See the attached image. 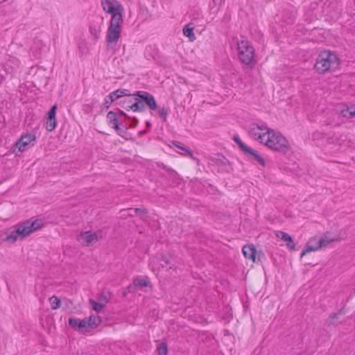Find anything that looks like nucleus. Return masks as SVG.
I'll list each match as a JSON object with an SVG mask.
<instances>
[{"label":"nucleus","mask_w":355,"mask_h":355,"mask_svg":"<svg viewBox=\"0 0 355 355\" xmlns=\"http://www.w3.org/2000/svg\"><path fill=\"white\" fill-rule=\"evenodd\" d=\"M261 130H266V137L263 144L270 149L285 154L290 150L288 141L280 132L264 125H257Z\"/></svg>","instance_id":"nucleus-1"},{"label":"nucleus","mask_w":355,"mask_h":355,"mask_svg":"<svg viewBox=\"0 0 355 355\" xmlns=\"http://www.w3.org/2000/svg\"><path fill=\"white\" fill-rule=\"evenodd\" d=\"M339 66L337 55L329 51H322L316 58L314 68L320 74L335 71Z\"/></svg>","instance_id":"nucleus-2"},{"label":"nucleus","mask_w":355,"mask_h":355,"mask_svg":"<svg viewBox=\"0 0 355 355\" xmlns=\"http://www.w3.org/2000/svg\"><path fill=\"white\" fill-rule=\"evenodd\" d=\"M133 103L131 106H128L131 108L134 112H144L146 106L148 107L151 110H155L157 108V105L154 96L146 91H137L132 94Z\"/></svg>","instance_id":"nucleus-3"},{"label":"nucleus","mask_w":355,"mask_h":355,"mask_svg":"<svg viewBox=\"0 0 355 355\" xmlns=\"http://www.w3.org/2000/svg\"><path fill=\"white\" fill-rule=\"evenodd\" d=\"M44 226V222L41 218H33L18 223L12 226L15 234L20 239L28 236L32 233L40 230Z\"/></svg>","instance_id":"nucleus-4"},{"label":"nucleus","mask_w":355,"mask_h":355,"mask_svg":"<svg viewBox=\"0 0 355 355\" xmlns=\"http://www.w3.org/2000/svg\"><path fill=\"white\" fill-rule=\"evenodd\" d=\"M101 322L99 316L90 315L83 320L76 318H69V325L74 330L83 331H88L89 329L96 328Z\"/></svg>","instance_id":"nucleus-5"},{"label":"nucleus","mask_w":355,"mask_h":355,"mask_svg":"<svg viewBox=\"0 0 355 355\" xmlns=\"http://www.w3.org/2000/svg\"><path fill=\"white\" fill-rule=\"evenodd\" d=\"M237 46L240 60L245 65L253 67L255 64V53L253 46L245 40L238 41Z\"/></svg>","instance_id":"nucleus-6"},{"label":"nucleus","mask_w":355,"mask_h":355,"mask_svg":"<svg viewBox=\"0 0 355 355\" xmlns=\"http://www.w3.org/2000/svg\"><path fill=\"white\" fill-rule=\"evenodd\" d=\"M107 120L108 125L114 128L119 135L123 137V134H126L128 128L126 126L124 127V129L120 128L119 125H122L123 122L119 119V114L116 112H108Z\"/></svg>","instance_id":"nucleus-7"},{"label":"nucleus","mask_w":355,"mask_h":355,"mask_svg":"<svg viewBox=\"0 0 355 355\" xmlns=\"http://www.w3.org/2000/svg\"><path fill=\"white\" fill-rule=\"evenodd\" d=\"M324 8L331 17H338L343 11L342 0H325Z\"/></svg>","instance_id":"nucleus-8"},{"label":"nucleus","mask_w":355,"mask_h":355,"mask_svg":"<svg viewBox=\"0 0 355 355\" xmlns=\"http://www.w3.org/2000/svg\"><path fill=\"white\" fill-rule=\"evenodd\" d=\"M78 241L84 246L89 247L98 241L96 232L85 231L81 232L78 236Z\"/></svg>","instance_id":"nucleus-9"},{"label":"nucleus","mask_w":355,"mask_h":355,"mask_svg":"<svg viewBox=\"0 0 355 355\" xmlns=\"http://www.w3.org/2000/svg\"><path fill=\"white\" fill-rule=\"evenodd\" d=\"M121 33V28L108 26L106 35V42L108 47L112 49H114L120 37Z\"/></svg>","instance_id":"nucleus-10"},{"label":"nucleus","mask_w":355,"mask_h":355,"mask_svg":"<svg viewBox=\"0 0 355 355\" xmlns=\"http://www.w3.org/2000/svg\"><path fill=\"white\" fill-rule=\"evenodd\" d=\"M101 6L103 10L110 14L124 10L123 6L116 0H101Z\"/></svg>","instance_id":"nucleus-11"},{"label":"nucleus","mask_w":355,"mask_h":355,"mask_svg":"<svg viewBox=\"0 0 355 355\" xmlns=\"http://www.w3.org/2000/svg\"><path fill=\"white\" fill-rule=\"evenodd\" d=\"M322 242L324 241L320 240L318 236L311 238L304 248L302 250L301 257H303L306 252L316 251L324 248Z\"/></svg>","instance_id":"nucleus-12"},{"label":"nucleus","mask_w":355,"mask_h":355,"mask_svg":"<svg viewBox=\"0 0 355 355\" xmlns=\"http://www.w3.org/2000/svg\"><path fill=\"white\" fill-rule=\"evenodd\" d=\"M150 284V279L147 276H139L133 279L131 284L128 286L129 292H135L137 288H142L143 287L148 286Z\"/></svg>","instance_id":"nucleus-13"},{"label":"nucleus","mask_w":355,"mask_h":355,"mask_svg":"<svg viewBox=\"0 0 355 355\" xmlns=\"http://www.w3.org/2000/svg\"><path fill=\"white\" fill-rule=\"evenodd\" d=\"M35 139L36 137L34 134L23 135L16 142V147L19 152H23L26 150V147Z\"/></svg>","instance_id":"nucleus-14"},{"label":"nucleus","mask_w":355,"mask_h":355,"mask_svg":"<svg viewBox=\"0 0 355 355\" xmlns=\"http://www.w3.org/2000/svg\"><path fill=\"white\" fill-rule=\"evenodd\" d=\"M103 22V17H96V20L92 21L89 24V33L93 37V40L95 41L99 38V35L101 32V24Z\"/></svg>","instance_id":"nucleus-15"},{"label":"nucleus","mask_w":355,"mask_h":355,"mask_svg":"<svg viewBox=\"0 0 355 355\" xmlns=\"http://www.w3.org/2000/svg\"><path fill=\"white\" fill-rule=\"evenodd\" d=\"M57 108V105L55 104L51 107L50 110L48 112V116L46 121V129L49 132L54 130L56 127L57 121L55 119V113Z\"/></svg>","instance_id":"nucleus-16"},{"label":"nucleus","mask_w":355,"mask_h":355,"mask_svg":"<svg viewBox=\"0 0 355 355\" xmlns=\"http://www.w3.org/2000/svg\"><path fill=\"white\" fill-rule=\"evenodd\" d=\"M346 311L344 310V309L339 310L336 313L330 315L327 318L325 324L328 327L336 326L340 322L339 320L341 316L344 315Z\"/></svg>","instance_id":"nucleus-17"},{"label":"nucleus","mask_w":355,"mask_h":355,"mask_svg":"<svg viewBox=\"0 0 355 355\" xmlns=\"http://www.w3.org/2000/svg\"><path fill=\"white\" fill-rule=\"evenodd\" d=\"M213 161L218 166H220L223 171H229L231 169L230 161L223 155H216Z\"/></svg>","instance_id":"nucleus-18"},{"label":"nucleus","mask_w":355,"mask_h":355,"mask_svg":"<svg viewBox=\"0 0 355 355\" xmlns=\"http://www.w3.org/2000/svg\"><path fill=\"white\" fill-rule=\"evenodd\" d=\"M297 12L294 7L283 10L282 18L287 24H293L297 17Z\"/></svg>","instance_id":"nucleus-19"},{"label":"nucleus","mask_w":355,"mask_h":355,"mask_svg":"<svg viewBox=\"0 0 355 355\" xmlns=\"http://www.w3.org/2000/svg\"><path fill=\"white\" fill-rule=\"evenodd\" d=\"M242 252L246 259L255 262L257 250L253 244H247L243 247Z\"/></svg>","instance_id":"nucleus-20"},{"label":"nucleus","mask_w":355,"mask_h":355,"mask_svg":"<svg viewBox=\"0 0 355 355\" xmlns=\"http://www.w3.org/2000/svg\"><path fill=\"white\" fill-rule=\"evenodd\" d=\"M123 11H119L115 13L111 14L112 17L110 23V27L121 28V26L123 23L122 13Z\"/></svg>","instance_id":"nucleus-21"},{"label":"nucleus","mask_w":355,"mask_h":355,"mask_svg":"<svg viewBox=\"0 0 355 355\" xmlns=\"http://www.w3.org/2000/svg\"><path fill=\"white\" fill-rule=\"evenodd\" d=\"M244 155L248 158L252 157L254 160H256L259 164H261L263 166L266 165V162L264 159L261 155H259L257 151H256L255 150L252 149L250 147L248 148V150L245 151Z\"/></svg>","instance_id":"nucleus-22"},{"label":"nucleus","mask_w":355,"mask_h":355,"mask_svg":"<svg viewBox=\"0 0 355 355\" xmlns=\"http://www.w3.org/2000/svg\"><path fill=\"white\" fill-rule=\"evenodd\" d=\"M257 125H259V124L254 123L252 125V127L250 128V133L253 135L254 137H256L257 140H258L260 143L263 144L265 141V138L266 137V131L265 132H263L262 134H260L257 132L259 129L257 128ZM259 130H261L259 129Z\"/></svg>","instance_id":"nucleus-23"},{"label":"nucleus","mask_w":355,"mask_h":355,"mask_svg":"<svg viewBox=\"0 0 355 355\" xmlns=\"http://www.w3.org/2000/svg\"><path fill=\"white\" fill-rule=\"evenodd\" d=\"M130 90L126 89H118L112 92H111L108 97L113 98V101H116L118 98H122L123 96H130Z\"/></svg>","instance_id":"nucleus-24"},{"label":"nucleus","mask_w":355,"mask_h":355,"mask_svg":"<svg viewBox=\"0 0 355 355\" xmlns=\"http://www.w3.org/2000/svg\"><path fill=\"white\" fill-rule=\"evenodd\" d=\"M191 25V24H189L183 28V34L189 37V41L193 42L196 40V36L193 33L194 27Z\"/></svg>","instance_id":"nucleus-25"},{"label":"nucleus","mask_w":355,"mask_h":355,"mask_svg":"<svg viewBox=\"0 0 355 355\" xmlns=\"http://www.w3.org/2000/svg\"><path fill=\"white\" fill-rule=\"evenodd\" d=\"M320 240L323 241L322 242L324 247H326L328 244L334 242L340 241V237H331L329 232H326L324 234V236L322 237H319Z\"/></svg>","instance_id":"nucleus-26"},{"label":"nucleus","mask_w":355,"mask_h":355,"mask_svg":"<svg viewBox=\"0 0 355 355\" xmlns=\"http://www.w3.org/2000/svg\"><path fill=\"white\" fill-rule=\"evenodd\" d=\"M3 240L10 243H13L17 240V237L16 234H15V231L13 230L12 227L7 230L6 232V237L3 239Z\"/></svg>","instance_id":"nucleus-27"},{"label":"nucleus","mask_w":355,"mask_h":355,"mask_svg":"<svg viewBox=\"0 0 355 355\" xmlns=\"http://www.w3.org/2000/svg\"><path fill=\"white\" fill-rule=\"evenodd\" d=\"M129 96H130V98L124 100L123 101H121L120 102H119L117 103L119 105H121V107H123L124 110H125L127 111L132 110L131 108H128V106L130 107L132 103H133V102H134V100L132 99V94H130V95Z\"/></svg>","instance_id":"nucleus-28"},{"label":"nucleus","mask_w":355,"mask_h":355,"mask_svg":"<svg viewBox=\"0 0 355 355\" xmlns=\"http://www.w3.org/2000/svg\"><path fill=\"white\" fill-rule=\"evenodd\" d=\"M51 307L53 310L58 309L60 306V300L55 295H53L49 298Z\"/></svg>","instance_id":"nucleus-29"},{"label":"nucleus","mask_w":355,"mask_h":355,"mask_svg":"<svg viewBox=\"0 0 355 355\" xmlns=\"http://www.w3.org/2000/svg\"><path fill=\"white\" fill-rule=\"evenodd\" d=\"M158 355H167L168 347L165 342H162L157 345Z\"/></svg>","instance_id":"nucleus-30"},{"label":"nucleus","mask_w":355,"mask_h":355,"mask_svg":"<svg viewBox=\"0 0 355 355\" xmlns=\"http://www.w3.org/2000/svg\"><path fill=\"white\" fill-rule=\"evenodd\" d=\"M233 140L236 142V144L239 146V148L243 151V153L248 150L249 148L248 146L245 145L241 139L239 137V136H234Z\"/></svg>","instance_id":"nucleus-31"},{"label":"nucleus","mask_w":355,"mask_h":355,"mask_svg":"<svg viewBox=\"0 0 355 355\" xmlns=\"http://www.w3.org/2000/svg\"><path fill=\"white\" fill-rule=\"evenodd\" d=\"M171 257L168 254H163L161 257V261L162 262L161 263V266L162 268H168L169 264L171 263Z\"/></svg>","instance_id":"nucleus-32"},{"label":"nucleus","mask_w":355,"mask_h":355,"mask_svg":"<svg viewBox=\"0 0 355 355\" xmlns=\"http://www.w3.org/2000/svg\"><path fill=\"white\" fill-rule=\"evenodd\" d=\"M90 304L96 312H100L105 307L104 303L98 302L92 299H90Z\"/></svg>","instance_id":"nucleus-33"},{"label":"nucleus","mask_w":355,"mask_h":355,"mask_svg":"<svg viewBox=\"0 0 355 355\" xmlns=\"http://www.w3.org/2000/svg\"><path fill=\"white\" fill-rule=\"evenodd\" d=\"M343 116L347 118H353L355 116V107H347L345 110L343 111Z\"/></svg>","instance_id":"nucleus-34"},{"label":"nucleus","mask_w":355,"mask_h":355,"mask_svg":"<svg viewBox=\"0 0 355 355\" xmlns=\"http://www.w3.org/2000/svg\"><path fill=\"white\" fill-rule=\"evenodd\" d=\"M168 114V110L165 107H160L159 110V115L163 122L166 121V118Z\"/></svg>","instance_id":"nucleus-35"},{"label":"nucleus","mask_w":355,"mask_h":355,"mask_svg":"<svg viewBox=\"0 0 355 355\" xmlns=\"http://www.w3.org/2000/svg\"><path fill=\"white\" fill-rule=\"evenodd\" d=\"M286 242V247L290 250H292V251H294L295 250V243L293 241V239H292L291 236H290L288 238V239H287L286 241H285Z\"/></svg>","instance_id":"nucleus-36"},{"label":"nucleus","mask_w":355,"mask_h":355,"mask_svg":"<svg viewBox=\"0 0 355 355\" xmlns=\"http://www.w3.org/2000/svg\"><path fill=\"white\" fill-rule=\"evenodd\" d=\"M78 51H79L80 55H83L87 53L88 49H87L85 42H81L78 44Z\"/></svg>","instance_id":"nucleus-37"},{"label":"nucleus","mask_w":355,"mask_h":355,"mask_svg":"<svg viewBox=\"0 0 355 355\" xmlns=\"http://www.w3.org/2000/svg\"><path fill=\"white\" fill-rule=\"evenodd\" d=\"M148 213V211L145 207L136 208L137 216H139V217L142 218V217L146 216Z\"/></svg>","instance_id":"nucleus-38"},{"label":"nucleus","mask_w":355,"mask_h":355,"mask_svg":"<svg viewBox=\"0 0 355 355\" xmlns=\"http://www.w3.org/2000/svg\"><path fill=\"white\" fill-rule=\"evenodd\" d=\"M276 236L277 238L284 241L288 239V238L291 236L288 234L282 231H277L276 233Z\"/></svg>","instance_id":"nucleus-39"},{"label":"nucleus","mask_w":355,"mask_h":355,"mask_svg":"<svg viewBox=\"0 0 355 355\" xmlns=\"http://www.w3.org/2000/svg\"><path fill=\"white\" fill-rule=\"evenodd\" d=\"M172 144L174 146H175L178 148L181 149V150L187 152L191 156L192 155V152L190 150H189V149L186 148L185 147H184L183 146L180 145V144L179 142L176 141H172Z\"/></svg>","instance_id":"nucleus-40"},{"label":"nucleus","mask_w":355,"mask_h":355,"mask_svg":"<svg viewBox=\"0 0 355 355\" xmlns=\"http://www.w3.org/2000/svg\"><path fill=\"white\" fill-rule=\"evenodd\" d=\"M112 102H114L113 98H109L108 95L106 96L104 98L103 103L105 108L108 109Z\"/></svg>","instance_id":"nucleus-41"},{"label":"nucleus","mask_w":355,"mask_h":355,"mask_svg":"<svg viewBox=\"0 0 355 355\" xmlns=\"http://www.w3.org/2000/svg\"><path fill=\"white\" fill-rule=\"evenodd\" d=\"M63 302L64 303V306H63V309H69L71 306L72 305V302L67 298L63 299Z\"/></svg>","instance_id":"nucleus-42"},{"label":"nucleus","mask_w":355,"mask_h":355,"mask_svg":"<svg viewBox=\"0 0 355 355\" xmlns=\"http://www.w3.org/2000/svg\"><path fill=\"white\" fill-rule=\"evenodd\" d=\"M126 211L128 213L127 214L130 217L137 216L136 208H129Z\"/></svg>","instance_id":"nucleus-43"},{"label":"nucleus","mask_w":355,"mask_h":355,"mask_svg":"<svg viewBox=\"0 0 355 355\" xmlns=\"http://www.w3.org/2000/svg\"><path fill=\"white\" fill-rule=\"evenodd\" d=\"M138 123H139V120L137 118L133 117L131 119V123H130L129 126L131 128H134L137 126Z\"/></svg>","instance_id":"nucleus-44"},{"label":"nucleus","mask_w":355,"mask_h":355,"mask_svg":"<svg viewBox=\"0 0 355 355\" xmlns=\"http://www.w3.org/2000/svg\"><path fill=\"white\" fill-rule=\"evenodd\" d=\"M119 114V119L121 120V116H124L125 117L126 119H130L127 114L125 112H124L123 110H118V112H116Z\"/></svg>","instance_id":"nucleus-45"},{"label":"nucleus","mask_w":355,"mask_h":355,"mask_svg":"<svg viewBox=\"0 0 355 355\" xmlns=\"http://www.w3.org/2000/svg\"><path fill=\"white\" fill-rule=\"evenodd\" d=\"M109 301V299H98V302H102V303H104L105 305Z\"/></svg>","instance_id":"nucleus-46"},{"label":"nucleus","mask_w":355,"mask_h":355,"mask_svg":"<svg viewBox=\"0 0 355 355\" xmlns=\"http://www.w3.org/2000/svg\"><path fill=\"white\" fill-rule=\"evenodd\" d=\"M298 355H312V354L309 352H304L303 353H300Z\"/></svg>","instance_id":"nucleus-47"},{"label":"nucleus","mask_w":355,"mask_h":355,"mask_svg":"<svg viewBox=\"0 0 355 355\" xmlns=\"http://www.w3.org/2000/svg\"><path fill=\"white\" fill-rule=\"evenodd\" d=\"M146 125L147 127L150 128L151 126V123L150 121H146Z\"/></svg>","instance_id":"nucleus-48"},{"label":"nucleus","mask_w":355,"mask_h":355,"mask_svg":"<svg viewBox=\"0 0 355 355\" xmlns=\"http://www.w3.org/2000/svg\"><path fill=\"white\" fill-rule=\"evenodd\" d=\"M145 133H146L145 130L139 132V135H143V134H145Z\"/></svg>","instance_id":"nucleus-49"},{"label":"nucleus","mask_w":355,"mask_h":355,"mask_svg":"<svg viewBox=\"0 0 355 355\" xmlns=\"http://www.w3.org/2000/svg\"><path fill=\"white\" fill-rule=\"evenodd\" d=\"M338 134H335V135H334V137H335L336 139H337V138H338Z\"/></svg>","instance_id":"nucleus-50"}]
</instances>
